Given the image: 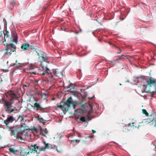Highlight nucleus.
Listing matches in <instances>:
<instances>
[{
  "mask_svg": "<svg viewBox=\"0 0 156 156\" xmlns=\"http://www.w3.org/2000/svg\"><path fill=\"white\" fill-rule=\"evenodd\" d=\"M92 98H93V97H91V98H90V99H91Z\"/></svg>",
  "mask_w": 156,
  "mask_h": 156,
  "instance_id": "obj_38",
  "label": "nucleus"
},
{
  "mask_svg": "<svg viewBox=\"0 0 156 156\" xmlns=\"http://www.w3.org/2000/svg\"><path fill=\"white\" fill-rule=\"evenodd\" d=\"M12 103H13L11 101H6L4 102L5 111L6 112L11 113L14 111V109L11 108Z\"/></svg>",
  "mask_w": 156,
  "mask_h": 156,
  "instance_id": "obj_6",
  "label": "nucleus"
},
{
  "mask_svg": "<svg viewBox=\"0 0 156 156\" xmlns=\"http://www.w3.org/2000/svg\"><path fill=\"white\" fill-rule=\"evenodd\" d=\"M47 145H48V144H45V147H47Z\"/></svg>",
  "mask_w": 156,
  "mask_h": 156,
  "instance_id": "obj_37",
  "label": "nucleus"
},
{
  "mask_svg": "<svg viewBox=\"0 0 156 156\" xmlns=\"http://www.w3.org/2000/svg\"><path fill=\"white\" fill-rule=\"evenodd\" d=\"M33 148L32 149L34 151L36 152L37 153H39L40 151L41 148L38 146H37L36 144H34L33 146Z\"/></svg>",
  "mask_w": 156,
  "mask_h": 156,
  "instance_id": "obj_16",
  "label": "nucleus"
},
{
  "mask_svg": "<svg viewBox=\"0 0 156 156\" xmlns=\"http://www.w3.org/2000/svg\"><path fill=\"white\" fill-rule=\"evenodd\" d=\"M80 141V140H71V142H75L76 143H79Z\"/></svg>",
  "mask_w": 156,
  "mask_h": 156,
  "instance_id": "obj_25",
  "label": "nucleus"
},
{
  "mask_svg": "<svg viewBox=\"0 0 156 156\" xmlns=\"http://www.w3.org/2000/svg\"><path fill=\"white\" fill-rule=\"evenodd\" d=\"M120 19H121L122 20H123L124 19V18H120Z\"/></svg>",
  "mask_w": 156,
  "mask_h": 156,
  "instance_id": "obj_34",
  "label": "nucleus"
},
{
  "mask_svg": "<svg viewBox=\"0 0 156 156\" xmlns=\"http://www.w3.org/2000/svg\"><path fill=\"white\" fill-rule=\"evenodd\" d=\"M33 133L35 136L39 137V135H41V129H38L34 128L33 129Z\"/></svg>",
  "mask_w": 156,
  "mask_h": 156,
  "instance_id": "obj_12",
  "label": "nucleus"
},
{
  "mask_svg": "<svg viewBox=\"0 0 156 156\" xmlns=\"http://www.w3.org/2000/svg\"><path fill=\"white\" fill-rule=\"evenodd\" d=\"M120 52H117V54H120Z\"/></svg>",
  "mask_w": 156,
  "mask_h": 156,
  "instance_id": "obj_35",
  "label": "nucleus"
},
{
  "mask_svg": "<svg viewBox=\"0 0 156 156\" xmlns=\"http://www.w3.org/2000/svg\"><path fill=\"white\" fill-rule=\"evenodd\" d=\"M30 47V44L28 43L23 44L21 47V48L23 51L27 50Z\"/></svg>",
  "mask_w": 156,
  "mask_h": 156,
  "instance_id": "obj_14",
  "label": "nucleus"
},
{
  "mask_svg": "<svg viewBox=\"0 0 156 156\" xmlns=\"http://www.w3.org/2000/svg\"><path fill=\"white\" fill-rule=\"evenodd\" d=\"M142 112L143 114H145V115L147 116H148V115H149L148 113V112H147L145 109H142Z\"/></svg>",
  "mask_w": 156,
  "mask_h": 156,
  "instance_id": "obj_20",
  "label": "nucleus"
},
{
  "mask_svg": "<svg viewBox=\"0 0 156 156\" xmlns=\"http://www.w3.org/2000/svg\"><path fill=\"white\" fill-rule=\"evenodd\" d=\"M41 59L42 60V61H38L36 63L35 65L37 66L36 67H35L33 65H31L29 66L28 67L25 69L24 71L25 72L30 74H35L33 72H34L35 69L36 68H39L41 69L42 67V66L41 65H38V62H40L41 63L44 62V64L47 67V63L46 62L48 60V58L47 57L41 56Z\"/></svg>",
  "mask_w": 156,
  "mask_h": 156,
  "instance_id": "obj_3",
  "label": "nucleus"
},
{
  "mask_svg": "<svg viewBox=\"0 0 156 156\" xmlns=\"http://www.w3.org/2000/svg\"><path fill=\"white\" fill-rule=\"evenodd\" d=\"M93 137V136H88L89 138H91V137Z\"/></svg>",
  "mask_w": 156,
  "mask_h": 156,
  "instance_id": "obj_32",
  "label": "nucleus"
},
{
  "mask_svg": "<svg viewBox=\"0 0 156 156\" xmlns=\"http://www.w3.org/2000/svg\"><path fill=\"white\" fill-rule=\"evenodd\" d=\"M135 79L136 80V81L137 83H139V81H138V79H139L140 78V77L139 76H135L134 77Z\"/></svg>",
  "mask_w": 156,
  "mask_h": 156,
  "instance_id": "obj_26",
  "label": "nucleus"
},
{
  "mask_svg": "<svg viewBox=\"0 0 156 156\" xmlns=\"http://www.w3.org/2000/svg\"><path fill=\"white\" fill-rule=\"evenodd\" d=\"M3 21L4 23V24H5V25H6V26H7V25H6V20L4 18L3 19Z\"/></svg>",
  "mask_w": 156,
  "mask_h": 156,
  "instance_id": "obj_28",
  "label": "nucleus"
},
{
  "mask_svg": "<svg viewBox=\"0 0 156 156\" xmlns=\"http://www.w3.org/2000/svg\"><path fill=\"white\" fill-rule=\"evenodd\" d=\"M145 80L148 85L152 84L154 85L155 90L152 91V94H154L156 92V80L154 79L152 77H151L149 78L146 79Z\"/></svg>",
  "mask_w": 156,
  "mask_h": 156,
  "instance_id": "obj_7",
  "label": "nucleus"
},
{
  "mask_svg": "<svg viewBox=\"0 0 156 156\" xmlns=\"http://www.w3.org/2000/svg\"><path fill=\"white\" fill-rule=\"evenodd\" d=\"M9 95L12 99L17 98L18 97V94H16L14 91L10 90L8 92Z\"/></svg>",
  "mask_w": 156,
  "mask_h": 156,
  "instance_id": "obj_11",
  "label": "nucleus"
},
{
  "mask_svg": "<svg viewBox=\"0 0 156 156\" xmlns=\"http://www.w3.org/2000/svg\"><path fill=\"white\" fill-rule=\"evenodd\" d=\"M27 63H18L16 64L15 63L14 64H13V65L15 66V67L17 69H18L20 67H22L26 65H27Z\"/></svg>",
  "mask_w": 156,
  "mask_h": 156,
  "instance_id": "obj_15",
  "label": "nucleus"
},
{
  "mask_svg": "<svg viewBox=\"0 0 156 156\" xmlns=\"http://www.w3.org/2000/svg\"><path fill=\"white\" fill-rule=\"evenodd\" d=\"M92 132L93 133H94L96 132V131L95 130H92Z\"/></svg>",
  "mask_w": 156,
  "mask_h": 156,
  "instance_id": "obj_31",
  "label": "nucleus"
},
{
  "mask_svg": "<svg viewBox=\"0 0 156 156\" xmlns=\"http://www.w3.org/2000/svg\"><path fill=\"white\" fill-rule=\"evenodd\" d=\"M34 107L36 108V110H41L42 109V108L40 106L39 104L37 102L35 103L34 104Z\"/></svg>",
  "mask_w": 156,
  "mask_h": 156,
  "instance_id": "obj_17",
  "label": "nucleus"
},
{
  "mask_svg": "<svg viewBox=\"0 0 156 156\" xmlns=\"http://www.w3.org/2000/svg\"><path fill=\"white\" fill-rule=\"evenodd\" d=\"M134 124H135V123H134V122L132 123V126H135V125H134Z\"/></svg>",
  "mask_w": 156,
  "mask_h": 156,
  "instance_id": "obj_33",
  "label": "nucleus"
},
{
  "mask_svg": "<svg viewBox=\"0 0 156 156\" xmlns=\"http://www.w3.org/2000/svg\"><path fill=\"white\" fill-rule=\"evenodd\" d=\"M80 120L83 122H85L86 121V119L85 117L82 116L80 117Z\"/></svg>",
  "mask_w": 156,
  "mask_h": 156,
  "instance_id": "obj_24",
  "label": "nucleus"
},
{
  "mask_svg": "<svg viewBox=\"0 0 156 156\" xmlns=\"http://www.w3.org/2000/svg\"><path fill=\"white\" fill-rule=\"evenodd\" d=\"M12 40L13 42L17 43L18 42V36L16 32H14L12 35Z\"/></svg>",
  "mask_w": 156,
  "mask_h": 156,
  "instance_id": "obj_13",
  "label": "nucleus"
},
{
  "mask_svg": "<svg viewBox=\"0 0 156 156\" xmlns=\"http://www.w3.org/2000/svg\"><path fill=\"white\" fill-rule=\"evenodd\" d=\"M9 32L7 31L6 30L5 32L4 33V37H7L9 36Z\"/></svg>",
  "mask_w": 156,
  "mask_h": 156,
  "instance_id": "obj_23",
  "label": "nucleus"
},
{
  "mask_svg": "<svg viewBox=\"0 0 156 156\" xmlns=\"http://www.w3.org/2000/svg\"><path fill=\"white\" fill-rule=\"evenodd\" d=\"M9 131L11 132L12 135L16 137V139L21 142H23V141L29 137L28 135L26 133L23 134L22 136H20L18 133L17 131L15 129L14 127H10L9 128Z\"/></svg>",
  "mask_w": 156,
  "mask_h": 156,
  "instance_id": "obj_4",
  "label": "nucleus"
},
{
  "mask_svg": "<svg viewBox=\"0 0 156 156\" xmlns=\"http://www.w3.org/2000/svg\"><path fill=\"white\" fill-rule=\"evenodd\" d=\"M125 58L128 59L127 56L126 55H122L120 56L115 58L113 59V60L111 61L110 62H115L119 63L120 62V61L121 60L123 61V59H124Z\"/></svg>",
  "mask_w": 156,
  "mask_h": 156,
  "instance_id": "obj_9",
  "label": "nucleus"
},
{
  "mask_svg": "<svg viewBox=\"0 0 156 156\" xmlns=\"http://www.w3.org/2000/svg\"><path fill=\"white\" fill-rule=\"evenodd\" d=\"M38 65L42 66L41 69L36 68L34 72H33L35 74L41 75L47 78L48 81H52L53 80L58 79L62 76V73L59 71L58 69L54 71L53 73H51L50 70L44 64V62H38Z\"/></svg>",
  "mask_w": 156,
  "mask_h": 156,
  "instance_id": "obj_1",
  "label": "nucleus"
},
{
  "mask_svg": "<svg viewBox=\"0 0 156 156\" xmlns=\"http://www.w3.org/2000/svg\"><path fill=\"white\" fill-rule=\"evenodd\" d=\"M48 133V131L46 129H41V134L42 136H44L47 134Z\"/></svg>",
  "mask_w": 156,
  "mask_h": 156,
  "instance_id": "obj_18",
  "label": "nucleus"
},
{
  "mask_svg": "<svg viewBox=\"0 0 156 156\" xmlns=\"http://www.w3.org/2000/svg\"><path fill=\"white\" fill-rule=\"evenodd\" d=\"M15 120V119L12 116L8 117L6 120L4 121V123L7 125L9 123H12Z\"/></svg>",
  "mask_w": 156,
  "mask_h": 156,
  "instance_id": "obj_10",
  "label": "nucleus"
},
{
  "mask_svg": "<svg viewBox=\"0 0 156 156\" xmlns=\"http://www.w3.org/2000/svg\"><path fill=\"white\" fill-rule=\"evenodd\" d=\"M18 120L20 122H22L24 121V117L23 116L20 115L19 116Z\"/></svg>",
  "mask_w": 156,
  "mask_h": 156,
  "instance_id": "obj_21",
  "label": "nucleus"
},
{
  "mask_svg": "<svg viewBox=\"0 0 156 156\" xmlns=\"http://www.w3.org/2000/svg\"><path fill=\"white\" fill-rule=\"evenodd\" d=\"M128 125H129V126H130V125H131V124L130 123L128 124Z\"/></svg>",
  "mask_w": 156,
  "mask_h": 156,
  "instance_id": "obj_36",
  "label": "nucleus"
},
{
  "mask_svg": "<svg viewBox=\"0 0 156 156\" xmlns=\"http://www.w3.org/2000/svg\"><path fill=\"white\" fill-rule=\"evenodd\" d=\"M91 120V119L90 117H88V121Z\"/></svg>",
  "mask_w": 156,
  "mask_h": 156,
  "instance_id": "obj_30",
  "label": "nucleus"
},
{
  "mask_svg": "<svg viewBox=\"0 0 156 156\" xmlns=\"http://www.w3.org/2000/svg\"><path fill=\"white\" fill-rule=\"evenodd\" d=\"M2 81V79L1 77H0V83H1Z\"/></svg>",
  "mask_w": 156,
  "mask_h": 156,
  "instance_id": "obj_29",
  "label": "nucleus"
},
{
  "mask_svg": "<svg viewBox=\"0 0 156 156\" xmlns=\"http://www.w3.org/2000/svg\"><path fill=\"white\" fill-rule=\"evenodd\" d=\"M79 72L80 71H81V70H80H80H79Z\"/></svg>",
  "mask_w": 156,
  "mask_h": 156,
  "instance_id": "obj_40",
  "label": "nucleus"
},
{
  "mask_svg": "<svg viewBox=\"0 0 156 156\" xmlns=\"http://www.w3.org/2000/svg\"><path fill=\"white\" fill-rule=\"evenodd\" d=\"M39 94L41 96L43 97V96H44V99H45L46 98V97L48 95V93H43L42 92H41L40 94Z\"/></svg>",
  "mask_w": 156,
  "mask_h": 156,
  "instance_id": "obj_22",
  "label": "nucleus"
},
{
  "mask_svg": "<svg viewBox=\"0 0 156 156\" xmlns=\"http://www.w3.org/2000/svg\"><path fill=\"white\" fill-rule=\"evenodd\" d=\"M9 151H10L12 153H13L15 154L16 153V152L18 151L17 150H15L12 148H10L9 149Z\"/></svg>",
  "mask_w": 156,
  "mask_h": 156,
  "instance_id": "obj_19",
  "label": "nucleus"
},
{
  "mask_svg": "<svg viewBox=\"0 0 156 156\" xmlns=\"http://www.w3.org/2000/svg\"><path fill=\"white\" fill-rule=\"evenodd\" d=\"M16 46L14 44L12 43L7 44L4 56L5 57L10 56L12 52L16 51Z\"/></svg>",
  "mask_w": 156,
  "mask_h": 156,
  "instance_id": "obj_5",
  "label": "nucleus"
},
{
  "mask_svg": "<svg viewBox=\"0 0 156 156\" xmlns=\"http://www.w3.org/2000/svg\"><path fill=\"white\" fill-rule=\"evenodd\" d=\"M151 122H152V124H153L156 127V116H154L152 118H147L144 119L142 122L147 124L150 123Z\"/></svg>",
  "mask_w": 156,
  "mask_h": 156,
  "instance_id": "obj_8",
  "label": "nucleus"
},
{
  "mask_svg": "<svg viewBox=\"0 0 156 156\" xmlns=\"http://www.w3.org/2000/svg\"><path fill=\"white\" fill-rule=\"evenodd\" d=\"M71 105L73 109H75L76 106V104L73 101L72 98L70 97L65 102L61 101L59 103H58L57 106L60 108L64 112H67Z\"/></svg>",
  "mask_w": 156,
  "mask_h": 156,
  "instance_id": "obj_2",
  "label": "nucleus"
},
{
  "mask_svg": "<svg viewBox=\"0 0 156 156\" xmlns=\"http://www.w3.org/2000/svg\"><path fill=\"white\" fill-rule=\"evenodd\" d=\"M76 134H77L78 136L79 137H82V136L81 135V134L80 133H79V132H76Z\"/></svg>",
  "mask_w": 156,
  "mask_h": 156,
  "instance_id": "obj_27",
  "label": "nucleus"
},
{
  "mask_svg": "<svg viewBox=\"0 0 156 156\" xmlns=\"http://www.w3.org/2000/svg\"><path fill=\"white\" fill-rule=\"evenodd\" d=\"M75 32L76 34H78V32Z\"/></svg>",
  "mask_w": 156,
  "mask_h": 156,
  "instance_id": "obj_39",
  "label": "nucleus"
}]
</instances>
